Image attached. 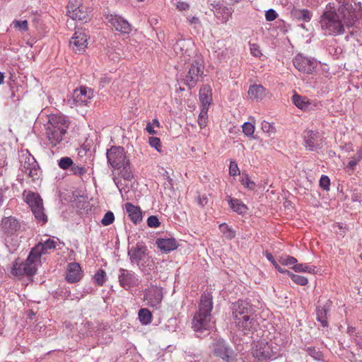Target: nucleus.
<instances>
[{"label":"nucleus","instance_id":"obj_1","mask_svg":"<svg viewBox=\"0 0 362 362\" xmlns=\"http://www.w3.org/2000/svg\"><path fill=\"white\" fill-rule=\"evenodd\" d=\"M352 1H354V8L351 4L344 3V6L339 8L337 12L330 5H327L319 20L324 35L337 36L344 34L345 28L352 26L362 15L361 2L356 0Z\"/></svg>","mask_w":362,"mask_h":362},{"label":"nucleus","instance_id":"obj_2","mask_svg":"<svg viewBox=\"0 0 362 362\" xmlns=\"http://www.w3.org/2000/svg\"><path fill=\"white\" fill-rule=\"evenodd\" d=\"M212 308L211 293H204L201 296L199 310L195 313L192 322V327L198 337H201L204 332H207L212 327Z\"/></svg>","mask_w":362,"mask_h":362},{"label":"nucleus","instance_id":"obj_3","mask_svg":"<svg viewBox=\"0 0 362 362\" xmlns=\"http://www.w3.org/2000/svg\"><path fill=\"white\" fill-rule=\"evenodd\" d=\"M69 119L64 115H51L45 124L46 137L52 147L60 144L64 139L69 126Z\"/></svg>","mask_w":362,"mask_h":362},{"label":"nucleus","instance_id":"obj_4","mask_svg":"<svg viewBox=\"0 0 362 362\" xmlns=\"http://www.w3.org/2000/svg\"><path fill=\"white\" fill-rule=\"evenodd\" d=\"M185 64L186 70L181 74V78L184 84L189 89H192L204 75V62L200 57L197 56L190 61L185 62Z\"/></svg>","mask_w":362,"mask_h":362},{"label":"nucleus","instance_id":"obj_5","mask_svg":"<svg viewBox=\"0 0 362 362\" xmlns=\"http://www.w3.org/2000/svg\"><path fill=\"white\" fill-rule=\"evenodd\" d=\"M25 202L30 207L35 218L42 223L47 221V217L44 212L42 199L38 193L33 192H25L23 194Z\"/></svg>","mask_w":362,"mask_h":362},{"label":"nucleus","instance_id":"obj_6","mask_svg":"<svg viewBox=\"0 0 362 362\" xmlns=\"http://www.w3.org/2000/svg\"><path fill=\"white\" fill-rule=\"evenodd\" d=\"M211 349L216 356L221 358L226 362H234V351L223 339L214 337L211 342Z\"/></svg>","mask_w":362,"mask_h":362},{"label":"nucleus","instance_id":"obj_7","mask_svg":"<svg viewBox=\"0 0 362 362\" xmlns=\"http://www.w3.org/2000/svg\"><path fill=\"white\" fill-rule=\"evenodd\" d=\"M93 97V91L91 88L81 86L74 90L71 97L68 99V104L71 107L87 105Z\"/></svg>","mask_w":362,"mask_h":362},{"label":"nucleus","instance_id":"obj_8","mask_svg":"<svg viewBox=\"0 0 362 362\" xmlns=\"http://www.w3.org/2000/svg\"><path fill=\"white\" fill-rule=\"evenodd\" d=\"M107 163L115 169H121L129 160L122 146H113L107 151Z\"/></svg>","mask_w":362,"mask_h":362},{"label":"nucleus","instance_id":"obj_9","mask_svg":"<svg viewBox=\"0 0 362 362\" xmlns=\"http://www.w3.org/2000/svg\"><path fill=\"white\" fill-rule=\"evenodd\" d=\"M118 281L121 287L128 291L138 286L140 279L133 271L120 268L118 272Z\"/></svg>","mask_w":362,"mask_h":362},{"label":"nucleus","instance_id":"obj_10","mask_svg":"<svg viewBox=\"0 0 362 362\" xmlns=\"http://www.w3.org/2000/svg\"><path fill=\"white\" fill-rule=\"evenodd\" d=\"M252 356L259 361L276 358V353L268 342L258 341L252 349Z\"/></svg>","mask_w":362,"mask_h":362},{"label":"nucleus","instance_id":"obj_11","mask_svg":"<svg viewBox=\"0 0 362 362\" xmlns=\"http://www.w3.org/2000/svg\"><path fill=\"white\" fill-rule=\"evenodd\" d=\"M193 43L190 40L180 39L173 45L175 54L179 57L181 62H187L193 59L192 57V47Z\"/></svg>","mask_w":362,"mask_h":362},{"label":"nucleus","instance_id":"obj_12","mask_svg":"<svg viewBox=\"0 0 362 362\" xmlns=\"http://www.w3.org/2000/svg\"><path fill=\"white\" fill-rule=\"evenodd\" d=\"M294 66L299 71L308 74H312L317 66V61L301 54H297L293 59Z\"/></svg>","mask_w":362,"mask_h":362},{"label":"nucleus","instance_id":"obj_13","mask_svg":"<svg viewBox=\"0 0 362 362\" xmlns=\"http://www.w3.org/2000/svg\"><path fill=\"white\" fill-rule=\"evenodd\" d=\"M255 310L253 306L245 300H238L232 305V315L233 321L235 319L241 318L244 317L247 318L250 315H253Z\"/></svg>","mask_w":362,"mask_h":362},{"label":"nucleus","instance_id":"obj_14","mask_svg":"<svg viewBox=\"0 0 362 362\" xmlns=\"http://www.w3.org/2000/svg\"><path fill=\"white\" fill-rule=\"evenodd\" d=\"M21 162V170L29 177L32 178L33 180L38 179L40 174V167L35 160V158L30 154L27 155L25 157L24 161Z\"/></svg>","mask_w":362,"mask_h":362},{"label":"nucleus","instance_id":"obj_15","mask_svg":"<svg viewBox=\"0 0 362 362\" xmlns=\"http://www.w3.org/2000/svg\"><path fill=\"white\" fill-rule=\"evenodd\" d=\"M234 323L238 330L242 332L244 335L252 334L257 330L258 326L255 314L253 315H250L247 318L242 317V319H235Z\"/></svg>","mask_w":362,"mask_h":362},{"label":"nucleus","instance_id":"obj_16","mask_svg":"<svg viewBox=\"0 0 362 362\" xmlns=\"http://www.w3.org/2000/svg\"><path fill=\"white\" fill-rule=\"evenodd\" d=\"M211 11L215 16L222 23H226L231 17L233 9L220 1H214L211 4Z\"/></svg>","mask_w":362,"mask_h":362},{"label":"nucleus","instance_id":"obj_17","mask_svg":"<svg viewBox=\"0 0 362 362\" xmlns=\"http://www.w3.org/2000/svg\"><path fill=\"white\" fill-rule=\"evenodd\" d=\"M106 19L108 23L118 32L129 34L132 31L130 23L120 16L110 14L106 17Z\"/></svg>","mask_w":362,"mask_h":362},{"label":"nucleus","instance_id":"obj_18","mask_svg":"<svg viewBox=\"0 0 362 362\" xmlns=\"http://www.w3.org/2000/svg\"><path fill=\"white\" fill-rule=\"evenodd\" d=\"M0 228L6 238H8L14 235L18 232L20 229V223L13 216L4 217L1 219ZM7 241V238H6V242Z\"/></svg>","mask_w":362,"mask_h":362},{"label":"nucleus","instance_id":"obj_19","mask_svg":"<svg viewBox=\"0 0 362 362\" xmlns=\"http://www.w3.org/2000/svg\"><path fill=\"white\" fill-rule=\"evenodd\" d=\"M303 138L306 149L313 151L322 148L321 139L318 132L306 130L303 133Z\"/></svg>","mask_w":362,"mask_h":362},{"label":"nucleus","instance_id":"obj_20","mask_svg":"<svg viewBox=\"0 0 362 362\" xmlns=\"http://www.w3.org/2000/svg\"><path fill=\"white\" fill-rule=\"evenodd\" d=\"M87 35L82 30H77L69 41L70 47L75 53H82L87 47Z\"/></svg>","mask_w":362,"mask_h":362},{"label":"nucleus","instance_id":"obj_21","mask_svg":"<svg viewBox=\"0 0 362 362\" xmlns=\"http://www.w3.org/2000/svg\"><path fill=\"white\" fill-rule=\"evenodd\" d=\"M39 248V247H33L26 260L23 262L27 269V276H33L37 272V268L40 263L41 259V256L38 253Z\"/></svg>","mask_w":362,"mask_h":362},{"label":"nucleus","instance_id":"obj_22","mask_svg":"<svg viewBox=\"0 0 362 362\" xmlns=\"http://www.w3.org/2000/svg\"><path fill=\"white\" fill-rule=\"evenodd\" d=\"M144 298L150 306L157 308L163 299L162 288L151 286L145 290Z\"/></svg>","mask_w":362,"mask_h":362},{"label":"nucleus","instance_id":"obj_23","mask_svg":"<svg viewBox=\"0 0 362 362\" xmlns=\"http://www.w3.org/2000/svg\"><path fill=\"white\" fill-rule=\"evenodd\" d=\"M83 276V272L80 264L76 262L69 264L66 270V279L69 283H76L79 281Z\"/></svg>","mask_w":362,"mask_h":362},{"label":"nucleus","instance_id":"obj_24","mask_svg":"<svg viewBox=\"0 0 362 362\" xmlns=\"http://www.w3.org/2000/svg\"><path fill=\"white\" fill-rule=\"evenodd\" d=\"M146 250V246L141 244H136L135 247H131L128 250V255L129 256L131 262L136 263L139 265L140 261L144 258Z\"/></svg>","mask_w":362,"mask_h":362},{"label":"nucleus","instance_id":"obj_25","mask_svg":"<svg viewBox=\"0 0 362 362\" xmlns=\"http://www.w3.org/2000/svg\"><path fill=\"white\" fill-rule=\"evenodd\" d=\"M156 244L160 250L165 253L175 250L178 247V243L174 238H158Z\"/></svg>","mask_w":362,"mask_h":362},{"label":"nucleus","instance_id":"obj_26","mask_svg":"<svg viewBox=\"0 0 362 362\" xmlns=\"http://www.w3.org/2000/svg\"><path fill=\"white\" fill-rule=\"evenodd\" d=\"M199 98L201 103V108H209L212 101V90L209 85H204L199 90Z\"/></svg>","mask_w":362,"mask_h":362},{"label":"nucleus","instance_id":"obj_27","mask_svg":"<svg viewBox=\"0 0 362 362\" xmlns=\"http://www.w3.org/2000/svg\"><path fill=\"white\" fill-rule=\"evenodd\" d=\"M291 17L295 21L308 23L311 20L313 13L308 9L293 8L291 11Z\"/></svg>","mask_w":362,"mask_h":362},{"label":"nucleus","instance_id":"obj_28","mask_svg":"<svg viewBox=\"0 0 362 362\" xmlns=\"http://www.w3.org/2000/svg\"><path fill=\"white\" fill-rule=\"evenodd\" d=\"M293 104L299 109L307 111L313 109L315 105L307 97L294 94L292 97Z\"/></svg>","mask_w":362,"mask_h":362},{"label":"nucleus","instance_id":"obj_29","mask_svg":"<svg viewBox=\"0 0 362 362\" xmlns=\"http://www.w3.org/2000/svg\"><path fill=\"white\" fill-rule=\"evenodd\" d=\"M331 302L327 301L323 306H317L316 315L317 320L320 322L323 327H328V322L327 320V315L329 310Z\"/></svg>","mask_w":362,"mask_h":362},{"label":"nucleus","instance_id":"obj_30","mask_svg":"<svg viewBox=\"0 0 362 362\" xmlns=\"http://www.w3.org/2000/svg\"><path fill=\"white\" fill-rule=\"evenodd\" d=\"M125 209L130 219L134 223H137L141 221V212L138 206H134L130 202H127L125 204Z\"/></svg>","mask_w":362,"mask_h":362},{"label":"nucleus","instance_id":"obj_31","mask_svg":"<svg viewBox=\"0 0 362 362\" xmlns=\"http://www.w3.org/2000/svg\"><path fill=\"white\" fill-rule=\"evenodd\" d=\"M69 17L73 20L81 22H87L90 19V15L87 11V8L83 5L76 9L75 12L72 13Z\"/></svg>","mask_w":362,"mask_h":362},{"label":"nucleus","instance_id":"obj_32","mask_svg":"<svg viewBox=\"0 0 362 362\" xmlns=\"http://www.w3.org/2000/svg\"><path fill=\"white\" fill-rule=\"evenodd\" d=\"M228 204L233 211L238 214H244L247 212L248 208L242 201L238 199L228 198Z\"/></svg>","mask_w":362,"mask_h":362},{"label":"nucleus","instance_id":"obj_33","mask_svg":"<svg viewBox=\"0 0 362 362\" xmlns=\"http://www.w3.org/2000/svg\"><path fill=\"white\" fill-rule=\"evenodd\" d=\"M265 95V88L261 85H253L250 87L248 95L251 99H262Z\"/></svg>","mask_w":362,"mask_h":362},{"label":"nucleus","instance_id":"obj_34","mask_svg":"<svg viewBox=\"0 0 362 362\" xmlns=\"http://www.w3.org/2000/svg\"><path fill=\"white\" fill-rule=\"evenodd\" d=\"M57 243V241L54 240L53 239L49 238L43 243H38L35 247H40L38 253L40 256H42V254L47 253L49 250L54 249L56 247Z\"/></svg>","mask_w":362,"mask_h":362},{"label":"nucleus","instance_id":"obj_35","mask_svg":"<svg viewBox=\"0 0 362 362\" xmlns=\"http://www.w3.org/2000/svg\"><path fill=\"white\" fill-rule=\"evenodd\" d=\"M223 235L228 240H232L235 237V231L226 223H221L218 226Z\"/></svg>","mask_w":362,"mask_h":362},{"label":"nucleus","instance_id":"obj_36","mask_svg":"<svg viewBox=\"0 0 362 362\" xmlns=\"http://www.w3.org/2000/svg\"><path fill=\"white\" fill-rule=\"evenodd\" d=\"M138 315L140 322L143 325H148L152 321L151 313L147 308L140 309Z\"/></svg>","mask_w":362,"mask_h":362},{"label":"nucleus","instance_id":"obj_37","mask_svg":"<svg viewBox=\"0 0 362 362\" xmlns=\"http://www.w3.org/2000/svg\"><path fill=\"white\" fill-rule=\"evenodd\" d=\"M11 274L15 276L27 275V269L23 262L18 263L16 261L11 269Z\"/></svg>","mask_w":362,"mask_h":362},{"label":"nucleus","instance_id":"obj_38","mask_svg":"<svg viewBox=\"0 0 362 362\" xmlns=\"http://www.w3.org/2000/svg\"><path fill=\"white\" fill-rule=\"evenodd\" d=\"M292 269L296 272H308L312 274L315 272V267L305 264H296L292 267Z\"/></svg>","mask_w":362,"mask_h":362},{"label":"nucleus","instance_id":"obj_39","mask_svg":"<svg viewBox=\"0 0 362 362\" xmlns=\"http://www.w3.org/2000/svg\"><path fill=\"white\" fill-rule=\"evenodd\" d=\"M240 182L245 188L250 190H254L256 187L255 182L250 179L247 173H243Z\"/></svg>","mask_w":362,"mask_h":362},{"label":"nucleus","instance_id":"obj_40","mask_svg":"<svg viewBox=\"0 0 362 362\" xmlns=\"http://www.w3.org/2000/svg\"><path fill=\"white\" fill-rule=\"evenodd\" d=\"M94 283L102 286L106 281V273L103 269H99L93 276Z\"/></svg>","mask_w":362,"mask_h":362},{"label":"nucleus","instance_id":"obj_41","mask_svg":"<svg viewBox=\"0 0 362 362\" xmlns=\"http://www.w3.org/2000/svg\"><path fill=\"white\" fill-rule=\"evenodd\" d=\"M208 110L209 109H206V107L201 108V111L198 117V124L201 128L205 127L207 124Z\"/></svg>","mask_w":362,"mask_h":362},{"label":"nucleus","instance_id":"obj_42","mask_svg":"<svg viewBox=\"0 0 362 362\" xmlns=\"http://www.w3.org/2000/svg\"><path fill=\"white\" fill-rule=\"evenodd\" d=\"M121 172L122 177L125 180H131L133 178V173L131 170L129 162H128L126 165H124L121 169H119Z\"/></svg>","mask_w":362,"mask_h":362},{"label":"nucleus","instance_id":"obj_43","mask_svg":"<svg viewBox=\"0 0 362 362\" xmlns=\"http://www.w3.org/2000/svg\"><path fill=\"white\" fill-rule=\"evenodd\" d=\"M81 0H69L67 8V15L69 16L72 13L75 12L76 9L81 6Z\"/></svg>","mask_w":362,"mask_h":362},{"label":"nucleus","instance_id":"obj_44","mask_svg":"<svg viewBox=\"0 0 362 362\" xmlns=\"http://www.w3.org/2000/svg\"><path fill=\"white\" fill-rule=\"evenodd\" d=\"M74 164L72 159L69 157H63L58 160V165L63 170L71 169Z\"/></svg>","mask_w":362,"mask_h":362},{"label":"nucleus","instance_id":"obj_45","mask_svg":"<svg viewBox=\"0 0 362 362\" xmlns=\"http://www.w3.org/2000/svg\"><path fill=\"white\" fill-rule=\"evenodd\" d=\"M279 262L282 265L291 266L293 267L296 264L297 259L291 256H281L279 259Z\"/></svg>","mask_w":362,"mask_h":362},{"label":"nucleus","instance_id":"obj_46","mask_svg":"<svg viewBox=\"0 0 362 362\" xmlns=\"http://www.w3.org/2000/svg\"><path fill=\"white\" fill-rule=\"evenodd\" d=\"M308 354L309 356H310L312 358H313L315 360L317 361H322L323 360V354L322 353L316 349L315 347H308L306 349Z\"/></svg>","mask_w":362,"mask_h":362},{"label":"nucleus","instance_id":"obj_47","mask_svg":"<svg viewBox=\"0 0 362 362\" xmlns=\"http://www.w3.org/2000/svg\"><path fill=\"white\" fill-rule=\"evenodd\" d=\"M261 128L262 131L267 134H268L269 136H271L272 134H274L276 132L275 127L272 123H269L266 121H263L261 124Z\"/></svg>","mask_w":362,"mask_h":362},{"label":"nucleus","instance_id":"obj_48","mask_svg":"<svg viewBox=\"0 0 362 362\" xmlns=\"http://www.w3.org/2000/svg\"><path fill=\"white\" fill-rule=\"evenodd\" d=\"M115 220L114 214L112 211H107L101 220V223L104 226H107L113 223Z\"/></svg>","mask_w":362,"mask_h":362},{"label":"nucleus","instance_id":"obj_49","mask_svg":"<svg viewBox=\"0 0 362 362\" xmlns=\"http://www.w3.org/2000/svg\"><path fill=\"white\" fill-rule=\"evenodd\" d=\"M290 276H291V279L296 284H298V285H300V286H305L308 284V279L305 278V276H300V275H298V274H292V273L290 274Z\"/></svg>","mask_w":362,"mask_h":362},{"label":"nucleus","instance_id":"obj_50","mask_svg":"<svg viewBox=\"0 0 362 362\" xmlns=\"http://www.w3.org/2000/svg\"><path fill=\"white\" fill-rule=\"evenodd\" d=\"M12 25L13 28L18 29L21 31H26L28 29V23L26 20L25 21H13Z\"/></svg>","mask_w":362,"mask_h":362},{"label":"nucleus","instance_id":"obj_51","mask_svg":"<svg viewBox=\"0 0 362 362\" xmlns=\"http://www.w3.org/2000/svg\"><path fill=\"white\" fill-rule=\"evenodd\" d=\"M243 132L247 136H250L254 134L255 126L250 122H245L243 124Z\"/></svg>","mask_w":362,"mask_h":362},{"label":"nucleus","instance_id":"obj_52","mask_svg":"<svg viewBox=\"0 0 362 362\" xmlns=\"http://www.w3.org/2000/svg\"><path fill=\"white\" fill-rule=\"evenodd\" d=\"M330 180L327 175H322L320 180V186L323 189L328 191L329 189Z\"/></svg>","mask_w":362,"mask_h":362},{"label":"nucleus","instance_id":"obj_53","mask_svg":"<svg viewBox=\"0 0 362 362\" xmlns=\"http://www.w3.org/2000/svg\"><path fill=\"white\" fill-rule=\"evenodd\" d=\"M70 170L72 173V174L79 176H82L86 173V170L85 168L76 165L75 164H73Z\"/></svg>","mask_w":362,"mask_h":362},{"label":"nucleus","instance_id":"obj_54","mask_svg":"<svg viewBox=\"0 0 362 362\" xmlns=\"http://www.w3.org/2000/svg\"><path fill=\"white\" fill-rule=\"evenodd\" d=\"M160 223L156 216H151L147 219V225L150 228H158L160 226Z\"/></svg>","mask_w":362,"mask_h":362},{"label":"nucleus","instance_id":"obj_55","mask_svg":"<svg viewBox=\"0 0 362 362\" xmlns=\"http://www.w3.org/2000/svg\"><path fill=\"white\" fill-rule=\"evenodd\" d=\"M149 144L151 147L155 148L158 151H160V140L158 137H150L149 138Z\"/></svg>","mask_w":362,"mask_h":362},{"label":"nucleus","instance_id":"obj_56","mask_svg":"<svg viewBox=\"0 0 362 362\" xmlns=\"http://www.w3.org/2000/svg\"><path fill=\"white\" fill-rule=\"evenodd\" d=\"M277 13L272 8L269 9L265 13V18L267 21H273L277 18Z\"/></svg>","mask_w":362,"mask_h":362},{"label":"nucleus","instance_id":"obj_57","mask_svg":"<svg viewBox=\"0 0 362 362\" xmlns=\"http://www.w3.org/2000/svg\"><path fill=\"white\" fill-rule=\"evenodd\" d=\"M240 173L238 164L235 161H231L229 166V174L235 176Z\"/></svg>","mask_w":362,"mask_h":362},{"label":"nucleus","instance_id":"obj_58","mask_svg":"<svg viewBox=\"0 0 362 362\" xmlns=\"http://www.w3.org/2000/svg\"><path fill=\"white\" fill-rule=\"evenodd\" d=\"M187 20L191 25H194L195 28L201 25V22L197 16H187Z\"/></svg>","mask_w":362,"mask_h":362},{"label":"nucleus","instance_id":"obj_59","mask_svg":"<svg viewBox=\"0 0 362 362\" xmlns=\"http://www.w3.org/2000/svg\"><path fill=\"white\" fill-rule=\"evenodd\" d=\"M250 52L255 57H259L262 55L259 45L255 43L250 45Z\"/></svg>","mask_w":362,"mask_h":362},{"label":"nucleus","instance_id":"obj_60","mask_svg":"<svg viewBox=\"0 0 362 362\" xmlns=\"http://www.w3.org/2000/svg\"><path fill=\"white\" fill-rule=\"evenodd\" d=\"M176 6H177V8L180 11H186V10L189 9V5L185 1H178L177 3Z\"/></svg>","mask_w":362,"mask_h":362},{"label":"nucleus","instance_id":"obj_61","mask_svg":"<svg viewBox=\"0 0 362 362\" xmlns=\"http://www.w3.org/2000/svg\"><path fill=\"white\" fill-rule=\"evenodd\" d=\"M358 162L359 160H358L357 158L355 156H354L350 159L349 162L348 163L347 167L350 169H354Z\"/></svg>","mask_w":362,"mask_h":362},{"label":"nucleus","instance_id":"obj_62","mask_svg":"<svg viewBox=\"0 0 362 362\" xmlns=\"http://www.w3.org/2000/svg\"><path fill=\"white\" fill-rule=\"evenodd\" d=\"M8 189V187L1 188L0 187V206L3 204L4 198H5V194L6 191Z\"/></svg>","mask_w":362,"mask_h":362},{"label":"nucleus","instance_id":"obj_63","mask_svg":"<svg viewBox=\"0 0 362 362\" xmlns=\"http://www.w3.org/2000/svg\"><path fill=\"white\" fill-rule=\"evenodd\" d=\"M111 81V78L107 76H103L100 80V85L104 87L106 84H108Z\"/></svg>","mask_w":362,"mask_h":362},{"label":"nucleus","instance_id":"obj_64","mask_svg":"<svg viewBox=\"0 0 362 362\" xmlns=\"http://www.w3.org/2000/svg\"><path fill=\"white\" fill-rule=\"evenodd\" d=\"M208 202V199L205 196H203L202 197L199 196L197 197V203L199 205L202 206H204V205H206Z\"/></svg>","mask_w":362,"mask_h":362}]
</instances>
